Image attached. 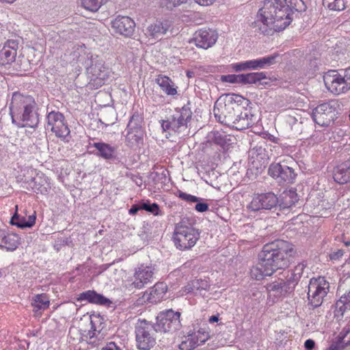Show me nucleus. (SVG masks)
<instances>
[{
  "mask_svg": "<svg viewBox=\"0 0 350 350\" xmlns=\"http://www.w3.org/2000/svg\"><path fill=\"white\" fill-rule=\"evenodd\" d=\"M190 103L180 109H176L173 115L167 120H163L161 126L166 131H172L181 137L189 135L190 122L192 118V111L189 107Z\"/></svg>",
  "mask_w": 350,
  "mask_h": 350,
  "instance_id": "4",
  "label": "nucleus"
},
{
  "mask_svg": "<svg viewBox=\"0 0 350 350\" xmlns=\"http://www.w3.org/2000/svg\"><path fill=\"white\" fill-rule=\"evenodd\" d=\"M141 208V203L139 204H133L129 211V214L135 215Z\"/></svg>",
  "mask_w": 350,
  "mask_h": 350,
  "instance_id": "61",
  "label": "nucleus"
},
{
  "mask_svg": "<svg viewBox=\"0 0 350 350\" xmlns=\"http://www.w3.org/2000/svg\"><path fill=\"white\" fill-rule=\"evenodd\" d=\"M295 253L292 243L278 239L265 244L258 256L267 273L273 275L277 270L288 267Z\"/></svg>",
  "mask_w": 350,
  "mask_h": 350,
  "instance_id": "1",
  "label": "nucleus"
},
{
  "mask_svg": "<svg viewBox=\"0 0 350 350\" xmlns=\"http://www.w3.org/2000/svg\"><path fill=\"white\" fill-rule=\"evenodd\" d=\"M251 68V69H262L260 66V58L250 61H246L242 63V70Z\"/></svg>",
  "mask_w": 350,
  "mask_h": 350,
  "instance_id": "51",
  "label": "nucleus"
},
{
  "mask_svg": "<svg viewBox=\"0 0 350 350\" xmlns=\"http://www.w3.org/2000/svg\"><path fill=\"white\" fill-rule=\"evenodd\" d=\"M19 245V237L16 234L6 233L2 246L0 247L5 248L8 251H14Z\"/></svg>",
  "mask_w": 350,
  "mask_h": 350,
  "instance_id": "34",
  "label": "nucleus"
},
{
  "mask_svg": "<svg viewBox=\"0 0 350 350\" xmlns=\"http://www.w3.org/2000/svg\"><path fill=\"white\" fill-rule=\"evenodd\" d=\"M225 107L227 105L231 106L232 109L234 110L235 107L237 109L241 102V95L231 93L226 95Z\"/></svg>",
  "mask_w": 350,
  "mask_h": 350,
  "instance_id": "43",
  "label": "nucleus"
},
{
  "mask_svg": "<svg viewBox=\"0 0 350 350\" xmlns=\"http://www.w3.org/2000/svg\"><path fill=\"white\" fill-rule=\"evenodd\" d=\"M199 345L198 336L196 334H189L185 337L179 345L180 350H192Z\"/></svg>",
  "mask_w": 350,
  "mask_h": 350,
  "instance_id": "35",
  "label": "nucleus"
},
{
  "mask_svg": "<svg viewBox=\"0 0 350 350\" xmlns=\"http://www.w3.org/2000/svg\"><path fill=\"white\" fill-rule=\"evenodd\" d=\"M249 163L258 171L265 166L267 160V154L265 148L261 145L256 144L248 151Z\"/></svg>",
  "mask_w": 350,
  "mask_h": 350,
  "instance_id": "15",
  "label": "nucleus"
},
{
  "mask_svg": "<svg viewBox=\"0 0 350 350\" xmlns=\"http://www.w3.org/2000/svg\"><path fill=\"white\" fill-rule=\"evenodd\" d=\"M324 83L327 90L334 94L346 93L350 90V68L340 72L329 71L324 76Z\"/></svg>",
  "mask_w": 350,
  "mask_h": 350,
  "instance_id": "7",
  "label": "nucleus"
},
{
  "mask_svg": "<svg viewBox=\"0 0 350 350\" xmlns=\"http://www.w3.org/2000/svg\"><path fill=\"white\" fill-rule=\"evenodd\" d=\"M183 2V0H161V5L170 10Z\"/></svg>",
  "mask_w": 350,
  "mask_h": 350,
  "instance_id": "52",
  "label": "nucleus"
},
{
  "mask_svg": "<svg viewBox=\"0 0 350 350\" xmlns=\"http://www.w3.org/2000/svg\"><path fill=\"white\" fill-rule=\"evenodd\" d=\"M293 14L287 0H265L257 18L270 29L280 31L291 24Z\"/></svg>",
  "mask_w": 350,
  "mask_h": 350,
  "instance_id": "2",
  "label": "nucleus"
},
{
  "mask_svg": "<svg viewBox=\"0 0 350 350\" xmlns=\"http://www.w3.org/2000/svg\"><path fill=\"white\" fill-rule=\"evenodd\" d=\"M192 287L189 288V291H200V290H206L209 285L206 280H196L192 282L191 283Z\"/></svg>",
  "mask_w": 350,
  "mask_h": 350,
  "instance_id": "50",
  "label": "nucleus"
},
{
  "mask_svg": "<svg viewBox=\"0 0 350 350\" xmlns=\"http://www.w3.org/2000/svg\"><path fill=\"white\" fill-rule=\"evenodd\" d=\"M300 278H301L295 273V272L291 271L290 273L287 275L286 280L284 281V283L288 287L290 288V291L292 292L293 291Z\"/></svg>",
  "mask_w": 350,
  "mask_h": 350,
  "instance_id": "47",
  "label": "nucleus"
},
{
  "mask_svg": "<svg viewBox=\"0 0 350 350\" xmlns=\"http://www.w3.org/2000/svg\"><path fill=\"white\" fill-rule=\"evenodd\" d=\"M193 334L198 335L199 338V345L204 343L208 339V334L205 333H201L200 331L198 333H194Z\"/></svg>",
  "mask_w": 350,
  "mask_h": 350,
  "instance_id": "60",
  "label": "nucleus"
},
{
  "mask_svg": "<svg viewBox=\"0 0 350 350\" xmlns=\"http://www.w3.org/2000/svg\"><path fill=\"white\" fill-rule=\"evenodd\" d=\"M177 196H178V198H180V199H182L183 200H185L186 202H197V204H196V206H195V209L198 212L203 213V212L206 211L208 209V204L205 202H200V198H199L195 196H192L191 194L186 193L180 190L178 191Z\"/></svg>",
  "mask_w": 350,
  "mask_h": 350,
  "instance_id": "26",
  "label": "nucleus"
},
{
  "mask_svg": "<svg viewBox=\"0 0 350 350\" xmlns=\"http://www.w3.org/2000/svg\"><path fill=\"white\" fill-rule=\"evenodd\" d=\"M86 75L90 80L89 85L98 89L105 83L110 77V70L103 59L96 57L88 58L84 62Z\"/></svg>",
  "mask_w": 350,
  "mask_h": 350,
  "instance_id": "5",
  "label": "nucleus"
},
{
  "mask_svg": "<svg viewBox=\"0 0 350 350\" xmlns=\"http://www.w3.org/2000/svg\"><path fill=\"white\" fill-rule=\"evenodd\" d=\"M199 237L198 230L191 225H187L184 221L176 224L173 241L178 249L185 250L191 248L195 245Z\"/></svg>",
  "mask_w": 350,
  "mask_h": 350,
  "instance_id": "6",
  "label": "nucleus"
},
{
  "mask_svg": "<svg viewBox=\"0 0 350 350\" xmlns=\"http://www.w3.org/2000/svg\"><path fill=\"white\" fill-rule=\"evenodd\" d=\"M220 80L224 83H236L239 82L241 80V75H221L220 77Z\"/></svg>",
  "mask_w": 350,
  "mask_h": 350,
  "instance_id": "53",
  "label": "nucleus"
},
{
  "mask_svg": "<svg viewBox=\"0 0 350 350\" xmlns=\"http://www.w3.org/2000/svg\"><path fill=\"white\" fill-rule=\"evenodd\" d=\"M262 204L263 203H262L261 196L257 195L253 197L252 201L247 205V208L253 211H256L261 208H263Z\"/></svg>",
  "mask_w": 350,
  "mask_h": 350,
  "instance_id": "49",
  "label": "nucleus"
},
{
  "mask_svg": "<svg viewBox=\"0 0 350 350\" xmlns=\"http://www.w3.org/2000/svg\"><path fill=\"white\" fill-rule=\"evenodd\" d=\"M349 0H323V4L331 10L340 11L346 8Z\"/></svg>",
  "mask_w": 350,
  "mask_h": 350,
  "instance_id": "40",
  "label": "nucleus"
},
{
  "mask_svg": "<svg viewBox=\"0 0 350 350\" xmlns=\"http://www.w3.org/2000/svg\"><path fill=\"white\" fill-rule=\"evenodd\" d=\"M261 68H267L282 61L280 53H274L270 55L260 58Z\"/></svg>",
  "mask_w": 350,
  "mask_h": 350,
  "instance_id": "37",
  "label": "nucleus"
},
{
  "mask_svg": "<svg viewBox=\"0 0 350 350\" xmlns=\"http://www.w3.org/2000/svg\"><path fill=\"white\" fill-rule=\"evenodd\" d=\"M37 105L33 96L15 92L10 105L12 122L18 128H36L39 123Z\"/></svg>",
  "mask_w": 350,
  "mask_h": 350,
  "instance_id": "3",
  "label": "nucleus"
},
{
  "mask_svg": "<svg viewBox=\"0 0 350 350\" xmlns=\"http://www.w3.org/2000/svg\"><path fill=\"white\" fill-rule=\"evenodd\" d=\"M126 134L125 135L126 142L130 146H138L143 144L144 136L145 134L144 129H126Z\"/></svg>",
  "mask_w": 350,
  "mask_h": 350,
  "instance_id": "25",
  "label": "nucleus"
},
{
  "mask_svg": "<svg viewBox=\"0 0 350 350\" xmlns=\"http://www.w3.org/2000/svg\"><path fill=\"white\" fill-rule=\"evenodd\" d=\"M268 294V299L273 303L286 294L291 293L290 288L284 283V280H280L269 283L266 286Z\"/></svg>",
  "mask_w": 350,
  "mask_h": 350,
  "instance_id": "16",
  "label": "nucleus"
},
{
  "mask_svg": "<svg viewBox=\"0 0 350 350\" xmlns=\"http://www.w3.org/2000/svg\"><path fill=\"white\" fill-rule=\"evenodd\" d=\"M314 341L312 339H308L304 343L305 348L308 350L312 349L314 347Z\"/></svg>",
  "mask_w": 350,
  "mask_h": 350,
  "instance_id": "62",
  "label": "nucleus"
},
{
  "mask_svg": "<svg viewBox=\"0 0 350 350\" xmlns=\"http://www.w3.org/2000/svg\"><path fill=\"white\" fill-rule=\"evenodd\" d=\"M107 0H81V5L87 10L96 12Z\"/></svg>",
  "mask_w": 350,
  "mask_h": 350,
  "instance_id": "42",
  "label": "nucleus"
},
{
  "mask_svg": "<svg viewBox=\"0 0 350 350\" xmlns=\"http://www.w3.org/2000/svg\"><path fill=\"white\" fill-rule=\"evenodd\" d=\"M306 267V264H304V262H301V263H299L297 265H296L294 267V269H292L291 271L293 272H295V273H296L298 276H299L301 278Z\"/></svg>",
  "mask_w": 350,
  "mask_h": 350,
  "instance_id": "58",
  "label": "nucleus"
},
{
  "mask_svg": "<svg viewBox=\"0 0 350 350\" xmlns=\"http://www.w3.org/2000/svg\"><path fill=\"white\" fill-rule=\"evenodd\" d=\"M180 312L168 310L161 312L157 317V322L155 325L156 329L161 332H173L181 327Z\"/></svg>",
  "mask_w": 350,
  "mask_h": 350,
  "instance_id": "11",
  "label": "nucleus"
},
{
  "mask_svg": "<svg viewBox=\"0 0 350 350\" xmlns=\"http://www.w3.org/2000/svg\"><path fill=\"white\" fill-rule=\"evenodd\" d=\"M258 82L256 72L242 74V83H256Z\"/></svg>",
  "mask_w": 350,
  "mask_h": 350,
  "instance_id": "54",
  "label": "nucleus"
},
{
  "mask_svg": "<svg viewBox=\"0 0 350 350\" xmlns=\"http://www.w3.org/2000/svg\"><path fill=\"white\" fill-rule=\"evenodd\" d=\"M154 268L152 266L141 265L135 269L134 280L130 286L141 289L154 281Z\"/></svg>",
  "mask_w": 350,
  "mask_h": 350,
  "instance_id": "13",
  "label": "nucleus"
},
{
  "mask_svg": "<svg viewBox=\"0 0 350 350\" xmlns=\"http://www.w3.org/2000/svg\"><path fill=\"white\" fill-rule=\"evenodd\" d=\"M218 38L216 31L211 29H200L196 31L190 42H193L198 48L207 49L213 46Z\"/></svg>",
  "mask_w": 350,
  "mask_h": 350,
  "instance_id": "14",
  "label": "nucleus"
},
{
  "mask_svg": "<svg viewBox=\"0 0 350 350\" xmlns=\"http://www.w3.org/2000/svg\"><path fill=\"white\" fill-rule=\"evenodd\" d=\"M77 300L87 301L90 304L101 306H109L111 304V301L108 298L93 290H88L80 293Z\"/></svg>",
  "mask_w": 350,
  "mask_h": 350,
  "instance_id": "20",
  "label": "nucleus"
},
{
  "mask_svg": "<svg viewBox=\"0 0 350 350\" xmlns=\"http://www.w3.org/2000/svg\"><path fill=\"white\" fill-rule=\"evenodd\" d=\"M35 222H36V216L30 215L28 217V220L27 221V223H25L24 224H19V225H18V227L20 228H31L35 224Z\"/></svg>",
  "mask_w": 350,
  "mask_h": 350,
  "instance_id": "57",
  "label": "nucleus"
},
{
  "mask_svg": "<svg viewBox=\"0 0 350 350\" xmlns=\"http://www.w3.org/2000/svg\"><path fill=\"white\" fill-rule=\"evenodd\" d=\"M143 116L138 112H135L130 118L126 129H144L143 127Z\"/></svg>",
  "mask_w": 350,
  "mask_h": 350,
  "instance_id": "38",
  "label": "nucleus"
},
{
  "mask_svg": "<svg viewBox=\"0 0 350 350\" xmlns=\"http://www.w3.org/2000/svg\"><path fill=\"white\" fill-rule=\"evenodd\" d=\"M156 82L166 94L174 96L177 94V90L176 88H174V83L168 77L159 75L156 79Z\"/></svg>",
  "mask_w": 350,
  "mask_h": 350,
  "instance_id": "27",
  "label": "nucleus"
},
{
  "mask_svg": "<svg viewBox=\"0 0 350 350\" xmlns=\"http://www.w3.org/2000/svg\"><path fill=\"white\" fill-rule=\"evenodd\" d=\"M63 114L59 111H52L47 115V129H50L54 124L63 118Z\"/></svg>",
  "mask_w": 350,
  "mask_h": 350,
  "instance_id": "46",
  "label": "nucleus"
},
{
  "mask_svg": "<svg viewBox=\"0 0 350 350\" xmlns=\"http://www.w3.org/2000/svg\"><path fill=\"white\" fill-rule=\"evenodd\" d=\"M250 275L252 278L256 280L262 279L265 276H271V273H267L265 267L260 265V260L256 266H253L250 270Z\"/></svg>",
  "mask_w": 350,
  "mask_h": 350,
  "instance_id": "41",
  "label": "nucleus"
},
{
  "mask_svg": "<svg viewBox=\"0 0 350 350\" xmlns=\"http://www.w3.org/2000/svg\"><path fill=\"white\" fill-rule=\"evenodd\" d=\"M337 109L334 102L324 103L316 107L312 113L314 121L321 126H329L336 118Z\"/></svg>",
  "mask_w": 350,
  "mask_h": 350,
  "instance_id": "10",
  "label": "nucleus"
},
{
  "mask_svg": "<svg viewBox=\"0 0 350 350\" xmlns=\"http://www.w3.org/2000/svg\"><path fill=\"white\" fill-rule=\"evenodd\" d=\"M136 345L138 349L149 350L156 344L154 334L159 332L155 325L146 320L139 321L135 325Z\"/></svg>",
  "mask_w": 350,
  "mask_h": 350,
  "instance_id": "8",
  "label": "nucleus"
},
{
  "mask_svg": "<svg viewBox=\"0 0 350 350\" xmlns=\"http://www.w3.org/2000/svg\"><path fill=\"white\" fill-rule=\"evenodd\" d=\"M167 171L163 167H161L158 171H153L150 174L149 178L151 179L155 184L159 180L163 181L165 180Z\"/></svg>",
  "mask_w": 350,
  "mask_h": 350,
  "instance_id": "48",
  "label": "nucleus"
},
{
  "mask_svg": "<svg viewBox=\"0 0 350 350\" xmlns=\"http://www.w3.org/2000/svg\"><path fill=\"white\" fill-rule=\"evenodd\" d=\"M167 286L163 282H157L152 287L148 299L150 302L159 301L167 292Z\"/></svg>",
  "mask_w": 350,
  "mask_h": 350,
  "instance_id": "29",
  "label": "nucleus"
},
{
  "mask_svg": "<svg viewBox=\"0 0 350 350\" xmlns=\"http://www.w3.org/2000/svg\"><path fill=\"white\" fill-rule=\"evenodd\" d=\"M228 198L231 200L232 202L238 203L239 202L240 200V193L239 192H237L236 190L234 189L228 194Z\"/></svg>",
  "mask_w": 350,
  "mask_h": 350,
  "instance_id": "59",
  "label": "nucleus"
},
{
  "mask_svg": "<svg viewBox=\"0 0 350 350\" xmlns=\"http://www.w3.org/2000/svg\"><path fill=\"white\" fill-rule=\"evenodd\" d=\"M294 113L295 112H293V114L286 115L285 116V122L291 127L292 131L295 133H298L301 131L302 122L298 120ZM299 119H301L300 117Z\"/></svg>",
  "mask_w": 350,
  "mask_h": 350,
  "instance_id": "39",
  "label": "nucleus"
},
{
  "mask_svg": "<svg viewBox=\"0 0 350 350\" xmlns=\"http://www.w3.org/2000/svg\"><path fill=\"white\" fill-rule=\"evenodd\" d=\"M242 109V131L252 126L256 120L251 107Z\"/></svg>",
  "mask_w": 350,
  "mask_h": 350,
  "instance_id": "33",
  "label": "nucleus"
},
{
  "mask_svg": "<svg viewBox=\"0 0 350 350\" xmlns=\"http://www.w3.org/2000/svg\"><path fill=\"white\" fill-rule=\"evenodd\" d=\"M329 284L323 277L310 279L308 288V299L309 305L312 308L321 306L324 297L329 291Z\"/></svg>",
  "mask_w": 350,
  "mask_h": 350,
  "instance_id": "9",
  "label": "nucleus"
},
{
  "mask_svg": "<svg viewBox=\"0 0 350 350\" xmlns=\"http://www.w3.org/2000/svg\"><path fill=\"white\" fill-rule=\"evenodd\" d=\"M289 163H294L292 158L280 163L271 164L269 167V174L273 178H280L288 183H293L295 179L296 174L293 168L288 165Z\"/></svg>",
  "mask_w": 350,
  "mask_h": 350,
  "instance_id": "12",
  "label": "nucleus"
},
{
  "mask_svg": "<svg viewBox=\"0 0 350 350\" xmlns=\"http://www.w3.org/2000/svg\"><path fill=\"white\" fill-rule=\"evenodd\" d=\"M172 26V21L167 19L157 20L146 28V34L153 38H158L166 33Z\"/></svg>",
  "mask_w": 350,
  "mask_h": 350,
  "instance_id": "19",
  "label": "nucleus"
},
{
  "mask_svg": "<svg viewBox=\"0 0 350 350\" xmlns=\"http://www.w3.org/2000/svg\"><path fill=\"white\" fill-rule=\"evenodd\" d=\"M93 146L98 150L97 155L107 160L115 158L116 148L111 145L103 143H94Z\"/></svg>",
  "mask_w": 350,
  "mask_h": 350,
  "instance_id": "24",
  "label": "nucleus"
},
{
  "mask_svg": "<svg viewBox=\"0 0 350 350\" xmlns=\"http://www.w3.org/2000/svg\"><path fill=\"white\" fill-rule=\"evenodd\" d=\"M111 26L116 33L129 37L134 32L135 24L129 16H118L111 22Z\"/></svg>",
  "mask_w": 350,
  "mask_h": 350,
  "instance_id": "17",
  "label": "nucleus"
},
{
  "mask_svg": "<svg viewBox=\"0 0 350 350\" xmlns=\"http://www.w3.org/2000/svg\"><path fill=\"white\" fill-rule=\"evenodd\" d=\"M244 230V236L242 237V244L245 243H252L255 238V232L254 228L249 225L246 224L243 226V229Z\"/></svg>",
  "mask_w": 350,
  "mask_h": 350,
  "instance_id": "45",
  "label": "nucleus"
},
{
  "mask_svg": "<svg viewBox=\"0 0 350 350\" xmlns=\"http://www.w3.org/2000/svg\"><path fill=\"white\" fill-rule=\"evenodd\" d=\"M261 200L262 204V208L264 209H271L273 207H275L278 202V198L271 192H269L264 194H260Z\"/></svg>",
  "mask_w": 350,
  "mask_h": 350,
  "instance_id": "36",
  "label": "nucleus"
},
{
  "mask_svg": "<svg viewBox=\"0 0 350 350\" xmlns=\"http://www.w3.org/2000/svg\"><path fill=\"white\" fill-rule=\"evenodd\" d=\"M50 130L55 134L57 137L65 139L70 134V129L65 123L64 116L57 121Z\"/></svg>",
  "mask_w": 350,
  "mask_h": 350,
  "instance_id": "32",
  "label": "nucleus"
},
{
  "mask_svg": "<svg viewBox=\"0 0 350 350\" xmlns=\"http://www.w3.org/2000/svg\"><path fill=\"white\" fill-rule=\"evenodd\" d=\"M95 331H96L95 329L90 330L88 332L86 337L89 336L90 341H88V342L90 344H94L96 342V341L94 340H92L95 336Z\"/></svg>",
  "mask_w": 350,
  "mask_h": 350,
  "instance_id": "63",
  "label": "nucleus"
},
{
  "mask_svg": "<svg viewBox=\"0 0 350 350\" xmlns=\"http://www.w3.org/2000/svg\"><path fill=\"white\" fill-rule=\"evenodd\" d=\"M212 139L215 144L219 145H223L225 143L224 137L219 131L212 132Z\"/></svg>",
  "mask_w": 350,
  "mask_h": 350,
  "instance_id": "56",
  "label": "nucleus"
},
{
  "mask_svg": "<svg viewBox=\"0 0 350 350\" xmlns=\"http://www.w3.org/2000/svg\"><path fill=\"white\" fill-rule=\"evenodd\" d=\"M219 113V109L217 108L216 106L214 107L213 113L216 119L221 122V124H226L230 127L235 128L237 130H240V129L237 126V123L239 121L240 116L238 115L237 118L234 120H232L231 118V116L229 114L228 116L224 115L222 116Z\"/></svg>",
  "mask_w": 350,
  "mask_h": 350,
  "instance_id": "30",
  "label": "nucleus"
},
{
  "mask_svg": "<svg viewBox=\"0 0 350 350\" xmlns=\"http://www.w3.org/2000/svg\"><path fill=\"white\" fill-rule=\"evenodd\" d=\"M350 310V290L342 295L335 304L334 315L342 317L345 312Z\"/></svg>",
  "mask_w": 350,
  "mask_h": 350,
  "instance_id": "23",
  "label": "nucleus"
},
{
  "mask_svg": "<svg viewBox=\"0 0 350 350\" xmlns=\"http://www.w3.org/2000/svg\"><path fill=\"white\" fill-rule=\"evenodd\" d=\"M289 3L291 8H293L297 11L305 10V5L303 0H290Z\"/></svg>",
  "mask_w": 350,
  "mask_h": 350,
  "instance_id": "55",
  "label": "nucleus"
},
{
  "mask_svg": "<svg viewBox=\"0 0 350 350\" xmlns=\"http://www.w3.org/2000/svg\"><path fill=\"white\" fill-rule=\"evenodd\" d=\"M141 208L142 210L146 211L156 216L161 215L159 206L157 203L150 204L148 201H142L141 202Z\"/></svg>",
  "mask_w": 350,
  "mask_h": 350,
  "instance_id": "44",
  "label": "nucleus"
},
{
  "mask_svg": "<svg viewBox=\"0 0 350 350\" xmlns=\"http://www.w3.org/2000/svg\"><path fill=\"white\" fill-rule=\"evenodd\" d=\"M18 42L15 40H8L1 50H0V64L1 65L10 64L14 62Z\"/></svg>",
  "mask_w": 350,
  "mask_h": 350,
  "instance_id": "18",
  "label": "nucleus"
},
{
  "mask_svg": "<svg viewBox=\"0 0 350 350\" xmlns=\"http://www.w3.org/2000/svg\"><path fill=\"white\" fill-rule=\"evenodd\" d=\"M49 299L45 293L35 295L32 299L31 305L36 312L39 310H44L49 306Z\"/></svg>",
  "mask_w": 350,
  "mask_h": 350,
  "instance_id": "31",
  "label": "nucleus"
},
{
  "mask_svg": "<svg viewBox=\"0 0 350 350\" xmlns=\"http://www.w3.org/2000/svg\"><path fill=\"white\" fill-rule=\"evenodd\" d=\"M278 199L279 202L278 205L280 209L292 207L299 200L297 193L292 189L284 191Z\"/></svg>",
  "mask_w": 350,
  "mask_h": 350,
  "instance_id": "22",
  "label": "nucleus"
},
{
  "mask_svg": "<svg viewBox=\"0 0 350 350\" xmlns=\"http://www.w3.org/2000/svg\"><path fill=\"white\" fill-rule=\"evenodd\" d=\"M32 189L37 193L46 195L51 189L50 184L47 181V178L43 176H38L32 179Z\"/></svg>",
  "mask_w": 350,
  "mask_h": 350,
  "instance_id": "28",
  "label": "nucleus"
},
{
  "mask_svg": "<svg viewBox=\"0 0 350 350\" xmlns=\"http://www.w3.org/2000/svg\"><path fill=\"white\" fill-rule=\"evenodd\" d=\"M333 178L339 184H345L350 180V161L348 160L338 166L334 170Z\"/></svg>",
  "mask_w": 350,
  "mask_h": 350,
  "instance_id": "21",
  "label": "nucleus"
},
{
  "mask_svg": "<svg viewBox=\"0 0 350 350\" xmlns=\"http://www.w3.org/2000/svg\"><path fill=\"white\" fill-rule=\"evenodd\" d=\"M258 172V170L256 171L253 167L251 169L247 170L246 176H248L249 178L252 179V176H256Z\"/></svg>",
  "mask_w": 350,
  "mask_h": 350,
  "instance_id": "64",
  "label": "nucleus"
}]
</instances>
